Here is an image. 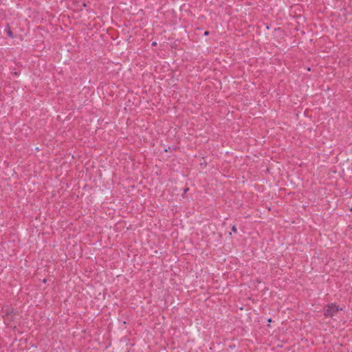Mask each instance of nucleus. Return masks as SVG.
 Instances as JSON below:
<instances>
[{"instance_id": "obj_1", "label": "nucleus", "mask_w": 352, "mask_h": 352, "mask_svg": "<svg viewBox=\"0 0 352 352\" xmlns=\"http://www.w3.org/2000/svg\"><path fill=\"white\" fill-rule=\"evenodd\" d=\"M342 309H339L338 307H336L333 304L328 305L324 309V314L326 317H333L336 314V313L339 310H342Z\"/></svg>"}, {"instance_id": "obj_2", "label": "nucleus", "mask_w": 352, "mask_h": 352, "mask_svg": "<svg viewBox=\"0 0 352 352\" xmlns=\"http://www.w3.org/2000/svg\"><path fill=\"white\" fill-rule=\"evenodd\" d=\"M12 318V315H10L9 314H8L4 317V321H5V322H8V321H10Z\"/></svg>"}, {"instance_id": "obj_3", "label": "nucleus", "mask_w": 352, "mask_h": 352, "mask_svg": "<svg viewBox=\"0 0 352 352\" xmlns=\"http://www.w3.org/2000/svg\"><path fill=\"white\" fill-rule=\"evenodd\" d=\"M232 231L233 232H236V226H233L232 228Z\"/></svg>"}]
</instances>
